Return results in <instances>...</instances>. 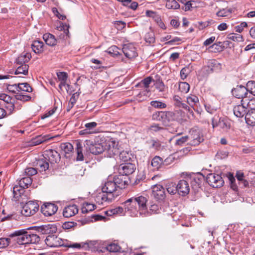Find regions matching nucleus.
Segmentation results:
<instances>
[{
    "mask_svg": "<svg viewBox=\"0 0 255 255\" xmlns=\"http://www.w3.org/2000/svg\"><path fill=\"white\" fill-rule=\"evenodd\" d=\"M147 196L137 195L128 199L122 204L125 211L128 212L130 216L147 217L149 215L147 207Z\"/></svg>",
    "mask_w": 255,
    "mask_h": 255,
    "instance_id": "f257e3e1",
    "label": "nucleus"
},
{
    "mask_svg": "<svg viewBox=\"0 0 255 255\" xmlns=\"http://www.w3.org/2000/svg\"><path fill=\"white\" fill-rule=\"evenodd\" d=\"M45 242L50 247L63 246L71 248L80 249L84 246L81 244L72 243L71 242L63 240L54 235L48 236L45 240Z\"/></svg>",
    "mask_w": 255,
    "mask_h": 255,
    "instance_id": "f03ea898",
    "label": "nucleus"
},
{
    "mask_svg": "<svg viewBox=\"0 0 255 255\" xmlns=\"http://www.w3.org/2000/svg\"><path fill=\"white\" fill-rule=\"evenodd\" d=\"M28 232L26 230L22 229L14 231L9 235V237L14 238L19 245L28 244Z\"/></svg>",
    "mask_w": 255,
    "mask_h": 255,
    "instance_id": "7ed1b4c3",
    "label": "nucleus"
},
{
    "mask_svg": "<svg viewBox=\"0 0 255 255\" xmlns=\"http://www.w3.org/2000/svg\"><path fill=\"white\" fill-rule=\"evenodd\" d=\"M105 142L103 143H94L90 140L85 141V146L87 150L93 154H99L105 152Z\"/></svg>",
    "mask_w": 255,
    "mask_h": 255,
    "instance_id": "20e7f679",
    "label": "nucleus"
},
{
    "mask_svg": "<svg viewBox=\"0 0 255 255\" xmlns=\"http://www.w3.org/2000/svg\"><path fill=\"white\" fill-rule=\"evenodd\" d=\"M105 152L109 157H112L119 153L118 143L113 139H109L105 141Z\"/></svg>",
    "mask_w": 255,
    "mask_h": 255,
    "instance_id": "39448f33",
    "label": "nucleus"
},
{
    "mask_svg": "<svg viewBox=\"0 0 255 255\" xmlns=\"http://www.w3.org/2000/svg\"><path fill=\"white\" fill-rule=\"evenodd\" d=\"M39 206L37 203L30 201L23 206L22 209L20 211V214L26 217L33 215L38 211Z\"/></svg>",
    "mask_w": 255,
    "mask_h": 255,
    "instance_id": "423d86ee",
    "label": "nucleus"
},
{
    "mask_svg": "<svg viewBox=\"0 0 255 255\" xmlns=\"http://www.w3.org/2000/svg\"><path fill=\"white\" fill-rule=\"evenodd\" d=\"M207 181L211 186L214 188L220 187L224 183L221 176L215 173L209 174L207 177Z\"/></svg>",
    "mask_w": 255,
    "mask_h": 255,
    "instance_id": "0eeeda50",
    "label": "nucleus"
},
{
    "mask_svg": "<svg viewBox=\"0 0 255 255\" xmlns=\"http://www.w3.org/2000/svg\"><path fill=\"white\" fill-rule=\"evenodd\" d=\"M222 69V64L215 59L209 60L207 65L203 67V69L206 71V73L208 74L213 72H219Z\"/></svg>",
    "mask_w": 255,
    "mask_h": 255,
    "instance_id": "6e6552de",
    "label": "nucleus"
},
{
    "mask_svg": "<svg viewBox=\"0 0 255 255\" xmlns=\"http://www.w3.org/2000/svg\"><path fill=\"white\" fill-rule=\"evenodd\" d=\"M113 198V194H108L102 190V192L97 194L95 200L99 205H106L112 201Z\"/></svg>",
    "mask_w": 255,
    "mask_h": 255,
    "instance_id": "1a4fd4ad",
    "label": "nucleus"
},
{
    "mask_svg": "<svg viewBox=\"0 0 255 255\" xmlns=\"http://www.w3.org/2000/svg\"><path fill=\"white\" fill-rule=\"evenodd\" d=\"M249 103L247 99L241 100V105L235 106L233 109V112L235 116L237 118H243L246 116L247 113V109L245 106H247Z\"/></svg>",
    "mask_w": 255,
    "mask_h": 255,
    "instance_id": "9d476101",
    "label": "nucleus"
},
{
    "mask_svg": "<svg viewBox=\"0 0 255 255\" xmlns=\"http://www.w3.org/2000/svg\"><path fill=\"white\" fill-rule=\"evenodd\" d=\"M43 157L51 164L58 162L60 159L59 153L53 149L46 150L44 152Z\"/></svg>",
    "mask_w": 255,
    "mask_h": 255,
    "instance_id": "9b49d317",
    "label": "nucleus"
},
{
    "mask_svg": "<svg viewBox=\"0 0 255 255\" xmlns=\"http://www.w3.org/2000/svg\"><path fill=\"white\" fill-rule=\"evenodd\" d=\"M152 81V78L149 76L147 77L143 80H142L140 82H139L136 86H139L140 88H144V90L138 94L137 96V97H140L142 95L147 97L149 96V94L150 93V90L148 89L149 87V85L151 84Z\"/></svg>",
    "mask_w": 255,
    "mask_h": 255,
    "instance_id": "f8f14e48",
    "label": "nucleus"
},
{
    "mask_svg": "<svg viewBox=\"0 0 255 255\" xmlns=\"http://www.w3.org/2000/svg\"><path fill=\"white\" fill-rule=\"evenodd\" d=\"M57 206L53 203H46L41 207V211L45 216H51L54 215L57 211Z\"/></svg>",
    "mask_w": 255,
    "mask_h": 255,
    "instance_id": "ddd939ff",
    "label": "nucleus"
},
{
    "mask_svg": "<svg viewBox=\"0 0 255 255\" xmlns=\"http://www.w3.org/2000/svg\"><path fill=\"white\" fill-rule=\"evenodd\" d=\"M123 52L126 57L128 59L134 58L137 56L136 48L131 43L124 45Z\"/></svg>",
    "mask_w": 255,
    "mask_h": 255,
    "instance_id": "4468645a",
    "label": "nucleus"
},
{
    "mask_svg": "<svg viewBox=\"0 0 255 255\" xmlns=\"http://www.w3.org/2000/svg\"><path fill=\"white\" fill-rule=\"evenodd\" d=\"M189 139L190 140V144L196 146L199 144L203 141V137L202 135L201 134L199 131L197 130H193L190 131Z\"/></svg>",
    "mask_w": 255,
    "mask_h": 255,
    "instance_id": "2eb2a0df",
    "label": "nucleus"
},
{
    "mask_svg": "<svg viewBox=\"0 0 255 255\" xmlns=\"http://www.w3.org/2000/svg\"><path fill=\"white\" fill-rule=\"evenodd\" d=\"M152 196L157 200H162L165 197L164 188L160 185H155L152 188Z\"/></svg>",
    "mask_w": 255,
    "mask_h": 255,
    "instance_id": "dca6fc26",
    "label": "nucleus"
},
{
    "mask_svg": "<svg viewBox=\"0 0 255 255\" xmlns=\"http://www.w3.org/2000/svg\"><path fill=\"white\" fill-rule=\"evenodd\" d=\"M248 92L247 87L242 85L237 86L232 91L234 96L238 99H242V100L247 97L248 95Z\"/></svg>",
    "mask_w": 255,
    "mask_h": 255,
    "instance_id": "f3484780",
    "label": "nucleus"
},
{
    "mask_svg": "<svg viewBox=\"0 0 255 255\" xmlns=\"http://www.w3.org/2000/svg\"><path fill=\"white\" fill-rule=\"evenodd\" d=\"M135 170V165L129 162L121 164L119 168L120 173L125 175L132 174Z\"/></svg>",
    "mask_w": 255,
    "mask_h": 255,
    "instance_id": "a211bd4d",
    "label": "nucleus"
},
{
    "mask_svg": "<svg viewBox=\"0 0 255 255\" xmlns=\"http://www.w3.org/2000/svg\"><path fill=\"white\" fill-rule=\"evenodd\" d=\"M204 178L201 174H193L190 178L192 188L195 191H198L201 187L202 181Z\"/></svg>",
    "mask_w": 255,
    "mask_h": 255,
    "instance_id": "6ab92c4d",
    "label": "nucleus"
},
{
    "mask_svg": "<svg viewBox=\"0 0 255 255\" xmlns=\"http://www.w3.org/2000/svg\"><path fill=\"white\" fill-rule=\"evenodd\" d=\"M177 190L179 194L185 196L190 191L188 181L186 180H181L177 184Z\"/></svg>",
    "mask_w": 255,
    "mask_h": 255,
    "instance_id": "aec40b11",
    "label": "nucleus"
},
{
    "mask_svg": "<svg viewBox=\"0 0 255 255\" xmlns=\"http://www.w3.org/2000/svg\"><path fill=\"white\" fill-rule=\"evenodd\" d=\"M117 188L116 183H115L113 180H112L109 178L105 182L102 188V190L108 194H113L114 192L117 190Z\"/></svg>",
    "mask_w": 255,
    "mask_h": 255,
    "instance_id": "412c9836",
    "label": "nucleus"
},
{
    "mask_svg": "<svg viewBox=\"0 0 255 255\" xmlns=\"http://www.w3.org/2000/svg\"><path fill=\"white\" fill-rule=\"evenodd\" d=\"M21 216L15 213H7L5 209L2 211V214L0 216L1 221H10L12 220H19Z\"/></svg>",
    "mask_w": 255,
    "mask_h": 255,
    "instance_id": "4be33fe9",
    "label": "nucleus"
},
{
    "mask_svg": "<svg viewBox=\"0 0 255 255\" xmlns=\"http://www.w3.org/2000/svg\"><path fill=\"white\" fill-rule=\"evenodd\" d=\"M78 209L76 205L66 206L63 210V215L66 218H70L78 213Z\"/></svg>",
    "mask_w": 255,
    "mask_h": 255,
    "instance_id": "5701e85b",
    "label": "nucleus"
},
{
    "mask_svg": "<svg viewBox=\"0 0 255 255\" xmlns=\"http://www.w3.org/2000/svg\"><path fill=\"white\" fill-rule=\"evenodd\" d=\"M39 231L42 234H51L56 233L57 228L53 225H45L40 226L39 228Z\"/></svg>",
    "mask_w": 255,
    "mask_h": 255,
    "instance_id": "b1692460",
    "label": "nucleus"
},
{
    "mask_svg": "<svg viewBox=\"0 0 255 255\" xmlns=\"http://www.w3.org/2000/svg\"><path fill=\"white\" fill-rule=\"evenodd\" d=\"M246 123L250 126H255V109L249 111L245 116Z\"/></svg>",
    "mask_w": 255,
    "mask_h": 255,
    "instance_id": "393cba45",
    "label": "nucleus"
},
{
    "mask_svg": "<svg viewBox=\"0 0 255 255\" xmlns=\"http://www.w3.org/2000/svg\"><path fill=\"white\" fill-rule=\"evenodd\" d=\"M43 39L46 44L51 46H53L57 43V40L55 36L49 33L43 34Z\"/></svg>",
    "mask_w": 255,
    "mask_h": 255,
    "instance_id": "a878e982",
    "label": "nucleus"
},
{
    "mask_svg": "<svg viewBox=\"0 0 255 255\" xmlns=\"http://www.w3.org/2000/svg\"><path fill=\"white\" fill-rule=\"evenodd\" d=\"M43 43L42 41L38 40H35L31 44V48L32 50L35 53H41L43 51Z\"/></svg>",
    "mask_w": 255,
    "mask_h": 255,
    "instance_id": "bb28decb",
    "label": "nucleus"
},
{
    "mask_svg": "<svg viewBox=\"0 0 255 255\" xmlns=\"http://www.w3.org/2000/svg\"><path fill=\"white\" fill-rule=\"evenodd\" d=\"M125 208L121 207H118L114 209H112L110 210L105 212L106 214L108 216H111L116 214L123 215L125 214Z\"/></svg>",
    "mask_w": 255,
    "mask_h": 255,
    "instance_id": "cd10ccee",
    "label": "nucleus"
},
{
    "mask_svg": "<svg viewBox=\"0 0 255 255\" xmlns=\"http://www.w3.org/2000/svg\"><path fill=\"white\" fill-rule=\"evenodd\" d=\"M31 58V54L28 53L22 54L19 55L16 59V63L19 65L26 64Z\"/></svg>",
    "mask_w": 255,
    "mask_h": 255,
    "instance_id": "c85d7f7f",
    "label": "nucleus"
},
{
    "mask_svg": "<svg viewBox=\"0 0 255 255\" xmlns=\"http://www.w3.org/2000/svg\"><path fill=\"white\" fill-rule=\"evenodd\" d=\"M49 138L46 135H39L31 139L30 144L33 146L37 145L47 140Z\"/></svg>",
    "mask_w": 255,
    "mask_h": 255,
    "instance_id": "c756f323",
    "label": "nucleus"
},
{
    "mask_svg": "<svg viewBox=\"0 0 255 255\" xmlns=\"http://www.w3.org/2000/svg\"><path fill=\"white\" fill-rule=\"evenodd\" d=\"M76 150L77 152V160L82 161L84 159V156L82 153V144L79 141H76Z\"/></svg>",
    "mask_w": 255,
    "mask_h": 255,
    "instance_id": "7c9ffc66",
    "label": "nucleus"
},
{
    "mask_svg": "<svg viewBox=\"0 0 255 255\" xmlns=\"http://www.w3.org/2000/svg\"><path fill=\"white\" fill-rule=\"evenodd\" d=\"M163 163L162 159L159 156H155L151 160V165L153 170H158Z\"/></svg>",
    "mask_w": 255,
    "mask_h": 255,
    "instance_id": "2f4dec72",
    "label": "nucleus"
},
{
    "mask_svg": "<svg viewBox=\"0 0 255 255\" xmlns=\"http://www.w3.org/2000/svg\"><path fill=\"white\" fill-rule=\"evenodd\" d=\"M162 122L164 123H169L174 119V114L172 112H163Z\"/></svg>",
    "mask_w": 255,
    "mask_h": 255,
    "instance_id": "473e14b6",
    "label": "nucleus"
},
{
    "mask_svg": "<svg viewBox=\"0 0 255 255\" xmlns=\"http://www.w3.org/2000/svg\"><path fill=\"white\" fill-rule=\"evenodd\" d=\"M32 180L30 177H25L22 178L18 181V184L23 188H27L32 183Z\"/></svg>",
    "mask_w": 255,
    "mask_h": 255,
    "instance_id": "72a5a7b5",
    "label": "nucleus"
},
{
    "mask_svg": "<svg viewBox=\"0 0 255 255\" xmlns=\"http://www.w3.org/2000/svg\"><path fill=\"white\" fill-rule=\"evenodd\" d=\"M166 188L168 193L170 194L174 195L177 190V184L174 182H169L166 183Z\"/></svg>",
    "mask_w": 255,
    "mask_h": 255,
    "instance_id": "f704fd0d",
    "label": "nucleus"
},
{
    "mask_svg": "<svg viewBox=\"0 0 255 255\" xmlns=\"http://www.w3.org/2000/svg\"><path fill=\"white\" fill-rule=\"evenodd\" d=\"M233 9L231 8L226 7L220 9L216 12V15L219 17H227L231 15Z\"/></svg>",
    "mask_w": 255,
    "mask_h": 255,
    "instance_id": "c9c22d12",
    "label": "nucleus"
},
{
    "mask_svg": "<svg viewBox=\"0 0 255 255\" xmlns=\"http://www.w3.org/2000/svg\"><path fill=\"white\" fill-rule=\"evenodd\" d=\"M161 211V205L159 203H152L149 206V215L151 214H158Z\"/></svg>",
    "mask_w": 255,
    "mask_h": 255,
    "instance_id": "e433bc0d",
    "label": "nucleus"
},
{
    "mask_svg": "<svg viewBox=\"0 0 255 255\" xmlns=\"http://www.w3.org/2000/svg\"><path fill=\"white\" fill-rule=\"evenodd\" d=\"M123 175H119L117 177H114L113 180L115 183H116V185L118 188H120L121 189L124 188L125 185L127 184V182L123 179Z\"/></svg>",
    "mask_w": 255,
    "mask_h": 255,
    "instance_id": "4c0bfd02",
    "label": "nucleus"
},
{
    "mask_svg": "<svg viewBox=\"0 0 255 255\" xmlns=\"http://www.w3.org/2000/svg\"><path fill=\"white\" fill-rule=\"evenodd\" d=\"M187 102L194 109V107L199 103V99L195 95H191L187 97Z\"/></svg>",
    "mask_w": 255,
    "mask_h": 255,
    "instance_id": "58836bf2",
    "label": "nucleus"
},
{
    "mask_svg": "<svg viewBox=\"0 0 255 255\" xmlns=\"http://www.w3.org/2000/svg\"><path fill=\"white\" fill-rule=\"evenodd\" d=\"M29 66L27 64L20 65L15 71V74H22L25 75H27Z\"/></svg>",
    "mask_w": 255,
    "mask_h": 255,
    "instance_id": "ea45409f",
    "label": "nucleus"
},
{
    "mask_svg": "<svg viewBox=\"0 0 255 255\" xmlns=\"http://www.w3.org/2000/svg\"><path fill=\"white\" fill-rule=\"evenodd\" d=\"M165 6L168 9H176L180 7V5L176 0H167Z\"/></svg>",
    "mask_w": 255,
    "mask_h": 255,
    "instance_id": "a19ab883",
    "label": "nucleus"
},
{
    "mask_svg": "<svg viewBox=\"0 0 255 255\" xmlns=\"http://www.w3.org/2000/svg\"><path fill=\"white\" fill-rule=\"evenodd\" d=\"M119 158L123 162H128L130 160V154L127 151H119Z\"/></svg>",
    "mask_w": 255,
    "mask_h": 255,
    "instance_id": "79ce46f5",
    "label": "nucleus"
},
{
    "mask_svg": "<svg viewBox=\"0 0 255 255\" xmlns=\"http://www.w3.org/2000/svg\"><path fill=\"white\" fill-rule=\"evenodd\" d=\"M37 164L41 171H45L49 168V162L44 158L39 160Z\"/></svg>",
    "mask_w": 255,
    "mask_h": 255,
    "instance_id": "37998d69",
    "label": "nucleus"
},
{
    "mask_svg": "<svg viewBox=\"0 0 255 255\" xmlns=\"http://www.w3.org/2000/svg\"><path fill=\"white\" fill-rule=\"evenodd\" d=\"M95 205L93 204L85 202L83 204L82 208L83 213H87L89 212L93 211L95 209Z\"/></svg>",
    "mask_w": 255,
    "mask_h": 255,
    "instance_id": "c03bdc74",
    "label": "nucleus"
},
{
    "mask_svg": "<svg viewBox=\"0 0 255 255\" xmlns=\"http://www.w3.org/2000/svg\"><path fill=\"white\" fill-rule=\"evenodd\" d=\"M28 244H36L40 241L39 237L35 234L28 232Z\"/></svg>",
    "mask_w": 255,
    "mask_h": 255,
    "instance_id": "a18cd8bd",
    "label": "nucleus"
},
{
    "mask_svg": "<svg viewBox=\"0 0 255 255\" xmlns=\"http://www.w3.org/2000/svg\"><path fill=\"white\" fill-rule=\"evenodd\" d=\"M60 147L62 150L66 153L68 154L73 150V146L69 142L63 143L61 144Z\"/></svg>",
    "mask_w": 255,
    "mask_h": 255,
    "instance_id": "49530a36",
    "label": "nucleus"
},
{
    "mask_svg": "<svg viewBox=\"0 0 255 255\" xmlns=\"http://www.w3.org/2000/svg\"><path fill=\"white\" fill-rule=\"evenodd\" d=\"M19 91H24L27 92H31L32 88L27 83H18Z\"/></svg>",
    "mask_w": 255,
    "mask_h": 255,
    "instance_id": "de8ad7c7",
    "label": "nucleus"
},
{
    "mask_svg": "<svg viewBox=\"0 0 255 255\" xmlns=\"http://www.w3.org/2000/svg\"><path fill=\"white\" fill-rule=\"evenodd\" d=\"M19 184L15 185L13 188V193L14 197L15 198H18L21 196L22 193L23 189Z\"/></svg>",
    "mask_w": 255,
    "mask_h": 255,
    "instance_id": "09e8293b",
    "label": "nucleus"
},
{
    "mask_svg": "<svg viewBox=\"0 0 255 255\" xmlns=\"http://www.w3.org/2000/svg\"><path fill=\"white\" fill-rule=\"evenodd\" d=\"M228 38L234 41L241 42L243 41L242 35L237 33H231L228 35Z\"/></svg>",
    "mask_w": 255,
    "mask_h": 255,
    "instance_id": "8fccbe9b",
    "label": "nucleus"
},
{
    "mask_svg": "<svg viewBox=\"0 0 255 255\" xmlns=\"http://www.w3.org/2000/svg\"><path fill=\"white\" fill-rule=\"evenodd\" d=\"M179 90L183 93H187L190 90V85L187 82H180L179 84Z\"/></svg>",
    "mask_w": 255,
    "mask_h": 255,
    "instance_id": "3c124183",
    "label": "nucleus"
},
{
    "mask_svg": "<svg viewBox=\"0 0 255 255\" xmlns=\"http://www.w3.org/2000/svg\"><path fill=\"white\" fill-rule=\"evenodd\" d=\"M218 125H219V127L224 130L228 129L230 128L229 123L226 120L222 118L219 119Z\"/></svg>",
    "mask_w": 255,
    "mask_h": 255,
    "instance_id": "603ef678",
    "label": "nucleus"
},
{
    "mask_svg": "<svg viewBox=\"0 0 255 255\" xmlns=\"http://www.w3.org/2000/svg\"><path fill=\"white\" fill-rule=\"evenodd\" d=\"M144 39L146 42L149 44L153 43L155 42L154 34L153 32H149L145 34Z\"/></svg>",
    "mask_w": 255,
    "mask_h": 255,
    "instance_id": "864d4df0",
    "label": "nucleus"
},
{
    "mask_svg": "<svg viewBox=\"0 0 255 255\" xmlns=\"http://www.w3.org/2000/svg\"><path fill=\"white\" fill-rule=\"evenodd\" d=\"M11 238H0V249L7 247L11 243Z\"/></svg>",
    "mask_w": 255,
    "mask_h": 255,
    "instance_id": "5fc2aeb1",
    "label": "nucleus"
},
{
    "mask_svg": "<svg viewBox=\"0 0 255 255\" xmlns=\"http://www.w3.org/2000/svg\"><path fill=\"white\" fill-rule=\"evenodd\" d=\"M5 108L9 113L8 114H11L16 110H20V108H18L16 107L15 104L13 102H10L9 104L5 106Z\"/></svg>",
    "mask_w": 255,
    "mask_h": 255,
    "instance_id": "6e6d98bb",
    "label": "nucleus"
},
{
    "mask_svg": "<svg viewBox=\"0 0 255 255\" xmlns=\"http://www.w3.org/2000/svg\"><path fill=\"white\" fill-rule=\"evenodd\" d=\"M106 249L107 251L110 252H118L120 251L121 248L118 245L116 244L113 243L109 245L107 247Z\"/></svg>",
    "mask_w": 255,
    "mask_h": 255,
    "instance_id": "4d7b16f0",
    "label": "nucleus"
},
{
    "mask_svg": "<svg viewBox=\"0 0 255 255\" xmlns=\"http://www.w3.org/2000/svg\"><path fill=\"white\" fill-rule=\"evenodd\" d=\"M150 105L157 109H164L166 107V104L158 101H152L150 102Z\"/></svg>",
    "mask_w": 255,
    "mask_h": 255,
    "instance_id": "13d9d810",
    "label": "nucleus"
},
{
    "mask_svg": "<svg viewBox=\"0 0 255 255\" xmlns=\"http://www.w3.org/2000/svg\"><path fill=\"white\" fill-rule=\"evenodd\" d=\"M15 98L17 100L26 102L28 101L31 99V97L30 96L23 95L20 93H16L15 95Z\"/></svg>",
    "mask_w": 255,
    "mask_h": 255,
    "instance_id": "bf43d9fd",
    "label": "nucleus"
},
{
    "mask_svg": "<svg viewBox=\"0 0 255 255\" xmlns=\"http://www.w3.org/2000/svg\"><path fill=\"white\" fill-rule=\"evenodd\" d=\"M247 87L248 91L255 96V82L253 81H249L247 84Z\"/></svg>",
    "mask_w": 255,
    "mask_h": 255,
    "instance_id": "052dcab7",
    "label": "nucleus"
},
{
    "mask_svg": "<svg viewBox=\"0 0 255 255\" xmlns=\"http://www.w3.org/2000/svg\"><path fill=\"white\" fill-rule=\"evenodd\" d=\"M106 52L112 56H116L119 54V48L115 45L110 47Z\"/></svg>",
    "mask_w": 255,
    "mask_h": 255,
    "instance_id": "680f3d73",
    "label": "nucleus"
},
{
    "mask_svg": "<svg viewBox=\"0 0 255 255\" xmlns=\"http://www.w3.org/2000/svg\"><path fill=\"white\" fill-rule=\"evenodd\" d=\"M155 88L158 89L160 92L164 91L165 85L162 80L160 79H157L154 83Z\"/></svg>",
    "mask_w": 255,
    "mask_h": 255,
    "instance_id": "e2e57ef3",
    "label": "nucleus"
},
{
    "mask_svg": "<svg viewBox=\"0 0 255 255\" xmlns=\"http://www.w3.org/2000/svg\"><path fill=\"white\" fill-rule=\"evenodd\" d=\"M149 130L151 132H162L165 130L163 127H160L158 124H153L149 128Z\"/></svg>",
    "mask_w": 255,
    "mask_h": 255,
    "instance_id": "0e129e2a",
    "label": "nucleus"
},
{
    "mask_svg": "<svg viewBox=\"0 0 255 255\" xmlns=\"http://www.w3.org/2000/svg\"><path fill=\"white\" fill-rule=\"evenodd\" d=\"M195 4V2L193 0H189L186 1L184 7H183V9H184L185 11L190 10L192 8L196 6L194 5Z\"/></svg>",
    "mask_w": 255,
    "mask_h": 255,
    "instance_id": "69168bd1",
    "label": "nucleus"
},
{
    "mask_svg": "<svg viewBox=\"0 0 255 255\" xmlns=\"http://www.w3.org/2000/svg\"><path fill=\"white\" fill-rule=\"evenodd\" d=\"M7 90L12 93H16V91H19L18 84H14L12 85L8 84L7 85Z\"/></svg>",
    "mask_w": 255,
    "mask_h": 255,
    "instance_id": "338daca9",
    "label": "nucleus"
},
{
    "mask_svg": "<svg viewBox=\"0 0 255 255\" xmlns=\"http://www.w3.org/2000/svg\"><path fill=\"white\" fill-rule=\"evenodd\" d=\"M243 99H247V101L249 103L247 106H245V108L247 109H251V110L255 109V100L254 99H250L248 96L243 98Z\"/></svg>",
    "mask_w": 255,
    "mask_h": 255,
    "instance_id": "774afa93",
    "label": "nucleus"
}]
</instances>
